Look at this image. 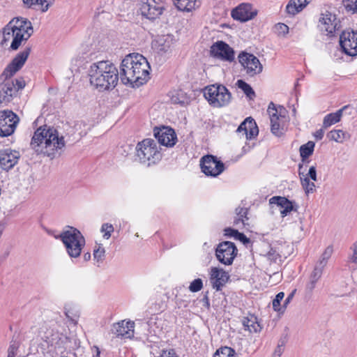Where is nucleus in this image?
Segmentation results:
<instances>
[{
    "label": "nucleus",
    "mask_w": 357,
    "mask_h": 357,
    "mask_svg": "<svg viewBox=\"0 0 357 357\" xmlns=\"http://www.w3.org/2000/svg\"><path fill=\"white\" fill-rule=\"evenodd\" d=\"M114 229L112 224L104 223L101 226L100 231L103 233V238L105 239H109L111 237L112 233Z\"/></svg>",
    "instance_id": "44"
},
{
    "label": "nucleus",
    "mask_w": 357,
    "mask_h": 357,
    "mask_svg": "<svg viewBox=\"0 0 357 357\" xmlns=\"http://www.w3.org/2000/svg\"><path fill=\"white\" fill-rule=\"evenodd\" d=\"M236 86L244 92V93L249 99L253 100L255 98V92L250 86V85L246 83L245 81L238 79L236 82Z\"/></svg>",
    "instance_id": "36"
},
{
    "label": "nucleus",
    "mask_w": 357,
    "mask_h": 357,
    "mask_svg": "<svg viewBox=\"0 0 357 357\" xmlns=\"http://www.w3.org/2000/svg\"><path fill=\"white\" fill-rule=\"evenodd\" d=\"M174 42L173 35H162L153 41L152 47L159 53H165L171 50Z\"/></svg>",
    "instance_id": "24"
},
{
    "label": "nucleus",
    "mask_w": 357,
    "mask_h": 357,
    "mask_svg": "<svg viewBox=\"0 0 357 357\" xmlns=\"http://www.w3.org/2000/svg\"><path fill=\"white\" fill-rule=\"evenodd\" d=\"M204 96L208 103L215 107L227 105L231 98V93L222 84H212L205 87Z\"/></svg>",
    "instance_id": "7"
},
{
    "label": "nucleus",
    "mask_w": 357,
    "mask_h": 357,
    "mask_svg": "<svg viewBox=\"0 0 357 357\" xmlns=\"http://www.w3.org/2000/svg\"><path fill=\"white\" fill-rule=\"evenodd\" d=\"M88 74L91 85L99 91L112 90L119 78L117 68L109 61L92 63Z\"/></svg>",
    "instance_id": "2"
},
{
    "label": "nucleus",
    "mask_w": 357,
    "mask_h": 357,
    "mask_svg": "<svg viewBox=\"0 0 357 357\" xmlns=\"http://www.w3.org/2000/svg\"><path fill=\"white\" fill-rule=\"evenodd\" d=\"M338 24L336 16L328 11L321 14L319 19V26L321 31L326 32V35L332 36L338 29Z\"/></svg>",
    "instance_id": "22"
},
{
    "label": "nucleus",
    "mask_w": 357,
    "mask_h": 357,
    "mask_svg": "<svg viewBox=\"0 0 357 357\" xmlns=\"http://www.w3.org/2000/svg\"><path fill=\"white\" fill-rule=\"evenodd\" d=\"M237 252L238 250L234 243L224 241L218 244L215 250V255L220 263L225 265H231Z\"/></svg>",
    "instance_id": "12"
},
{
    "label": "nucleus",
    "mask_w": 357,
    "mask_h": 357,
    "mask_svg": "<svg viewBox=\"0 0 357 357\" xmlns=\"http://www.w3.org/2000/svg\"><path fill=\"white\" fill-rule=\"evenodd\" d=\"M211 55L222 61L231 62L234 59V50L225 42L215 43L210 50Z\"/></svg>",
    "instance_id": "17"
},
{
    "label": "nucleus",
    "mask_w": 357,
    "mask_h": 357,
    "mask_svg": "<svg viewBox=\"0 0 357 357\" xmlns=\"http://www.w3.org/2000/svg\"><path fill=\"white\" fill-rule=\"evenodd\" d=\"M328 137L338 143H342L349 137V135L342 130H333L328 134Z\"/></svg>",
    "instance_id": "35"
},
{
    "label": "nucleus",
    "mask_w": 357,
    "mask_h": 357,
    "mask_svg": "<svg viewBox=\"0 0 357 357\" xmlns=\"http://www.w3.org/2000/svg\"><path fill=\"white\" fill-rule=\"evenodd\" d=\"M238 61L250 76L256 75L262 71V65L258 58L252 54L242 52L238 55Z\"/></svg>",
    "instance_id": "14"
},
{
    "label": "nucleus",
    "mask_w": 357,
    "mask_h": 357,
    "mask_svg": "<svg viewBox=\"0 0 357 357\" xmlns=\"http://www.w3.org/2000/svg\"><path fill=\"white\" fill-rule=\"evenodd\" d=\"M229 278L228 273L222 268L212 267L210 272V282L213 289L220 291Z\"/></svg>",
    "instance_id": "23"
},
{
    "label": "nucleus",
    "mask_w": 357,
    "mask_h": 357,
    "mask_svg": "<svg viewBox=\"0 0 357 357\" xmlns=\"http://www.w3.org/2000/svg\"><path fill=\"white\" fill-rule=\"evenodd\" d=\"M55 238L61 240L70 258H77L80 256L85 245V239L78 229L70 227Z\"/></svg>",
    "instance_id": "6"
},
{
    "label": "nucleus",
    "mask_w": 357,
    "mask_h": 357,
    "mask_svg": "<svg viewBox=\"0 0 357 357\" xmlns=\"http://www.w3.org/2000/svg\"><path fill=\"white\" fill-rule=\"evenodd\" d=\"M340 45L349 56L357 55V31H344L340 36Z\"/></svg>",
    "instance_id": "15"
},
{
    "label": "nucleus",
    "mask_w": 357,
    "mask_h": 357,
    "mask_svg": "<svg viewBox=\"0 0 357 357\" xmlns=\"http://www.w3.org/2000/svg\"><path fill=\"white\" fill-rule=\"evenodd\" d=\"M30 52L31 47H26L23 51L17 54L11 63L7 66L1 74V78H3V77H13V75L23 66Z\"/></svg>",
    "instance_id": "18"
},
{
    "label": "nucleus",
    "mask_w": 357,
    "mask_h": 357,
    "mask_svg": "<svg viewBox=\"0 0 357 357\" xmlns=\"http://www.w3.org/2000/svg\"><path fill=\"white\" fill-rule=\"evenodd\" d=\"M20 158L19 151L10 148L0 149V167L9 171L18 162Z\"/></svg>",
    "instance_id": "19"
},
{
    "label": "nucleus",
    "mask_w": 357,
    "mask_h": 357,
    "mask_svg": "<svg viewBox=\"0 0 357 357\" xmlns=\"http://www.w3.org/2000/svg\"><path fill=\"white\" fill-rule=\"evenodd\" d=\"M135 323L131 321H126L123 320L112 326V333L116 337H121L125 339H131L134 337Z\"/></svg>",
    "instance_id": "21"
},
{
    "label": "nucleus",
    "mask_w": 357,
    "mask_h": 357,
    "mask_svg": "<svg viewBox=\"0 0 357 357\" xmlns=\"http://www.w3.org/2000/svg\"><path fill=\"white\" fill-rule=\"evenodd\" d=\"M238 231V230H236V229H231V228H226L225 229V235L228 236V237H234L236 236H237Z\"/></svg>",
    "instance_id": "52"
},
{
    "label": "nucleus",
    "mask_w": 357,
    "mask_h": 357,
    "mask_svg": "<svg viewBox=\"0 0 357 357\" xmlns=\"http://www.w3.org/2000/svg\"><path fill=\"white\" fill-rule=\"evenodd\" d=\"M275 28L280 31V33H287L289 30V27L282 23H279L275 26Z\"/></svg>",
    "instance_id": "54"
},
{
    "label": "nucleus",
    "mask_w": 357,
    "mask_h": 357,
    "mask_svg": "<svg viewBox=\"0 0 357 357\" xmlns=\"http://www.w3.org/2000/svg\"><path fill=\"white\" fill-rule=\"evenodd\" d=\"M181 94L180 93H177L176 95L172 96V102L175 104H181L183 105L185 102L184 98L181 96L180 98V96Z\"/></svg>",
    "instance_id": "51"
},
{
    "label": "nucleus",
    "mask_w": 357,
    "mask_h": 357,
    "mask_svg": "<svg viewBox=\"0 0 357 357\" xmlns=\"http://www.w3.org/2000/svg\"><path fill=\"white\" fill-rule=\"evenodd\" d=\"M243 325L245 329L249 331L250 333H257L261 330V326L257 320V317L254 316L243 318Z\"/></svg>",
    "instance_id": "31"
},
{
    "label": "nucleus",
    "mask_w": 357,
    "mask_h": 357,
    "mask_svg": "<svg viewBox=\"0 0 357 357\" xmlns=\"http://www.w3.org/2000/svg\"><path fill=\"white\" fill-rule=\"evenodd\" d=\"M176 7L181 11H191L197 6V0H173Z\"/></svg>",
    "instance_id": "32"
},
{
    "label": "nucleus",
    "mask_w": 357,
    "mask_h": 357,
    "mask_svg": "<svg viewBox=\"0 0 357 357\" xmlns=\"http://www.w3.org/2000/svg\"><path fill=\"white\" fill-rule=\"evenodd\" d=\"M91 255L90 252H85L83 255V259L84 261H88L91 259Z\"/></svg>",
    "instance_id": "60"
},
{
    "label": "nucleus",
    "mask_w": 357,
    "mask_h": 357,
    "mask_svg": "<svg viewBox=\"0 0 357 357\" xmlns=\"http://www.w3.org/2000/svg\"><path fill=\"white\" fill-rule=\"evenodd\" d=\"M350 108L349 105H345L334 113H330L325 116L323 121V127L327 128L339 122L341 119L343 112Z\"/></svg>",
    "instance_id": "28"
},
{
    "label": "nucleus",
    "mask_w": 357,
    "mask_h": 357,
    "mask_svg": "<svg viewBox=\"0 0 357 357\" xmlns=\"http://www.w3.org/2000/svg\"><path fill=\"white\" fill-rule=\"evenodd\" d=\"M33 33V29L30 21L22 17L14 18L3 29L1 44L3 45L13 38L10 47L13 50H16Z\"/></svg>",
    "instance_id": "4"
},
{
    "label": "nucleus",
    "mask_w": 357,
    "mask_h": 357,
    "mask_svg": "<svg viewBox=\"0 0 357 357\" xmlns=\"http://www.w3.org/2000/svg\"><path fill=\"white\" fill-rule=\"evenodd\" d=\"M269 203L276 204L281 208L280 213L283 218L294 210L293 202L284 197H273L269 199Z\"/></svg>",
    "instance_id": "26"
},
{
    "label": "nucleus",
    "mask_w": 357,
    "mask_h": 357,
    "mask_svg": "<svg viewBox=\"0 0 357 357\" xmlns=\"http://www.w3.org/2000/svg\"><path fill=\"white\" fill-rule=\"evenodd\" d=\"M150 69L144 56L139 54H130L121 61L119 77L123 84L139 87L149 79Z\"/></svg>",
    "instance_id": "1"
},
{
    "label": "nucleus",
    "mask_w": 357,
    "mask_h": 357,
    "mask_svg": "<svg viewBox=\"0 0 357 357\" xmlns=\"http://www.w3.org/2000/svg\"><path fill=\"white\" fill-rule=\"evenodd\" d=\"M347 10L357 13V0H343Z\"/></svg>",
    "instance_id": "48"
},
{
    "label": "nucleus",
    "mask_w": 357,
    "mask_h": 357,
    "mask_svg": "<svg viewBox=\"0 0 357 357\" xmlns=\"http://www.w3.org/2000/svg\"><path fill=\"white\" fill-rule=\"evenodd\" d=\"M235 238L241 241L243 243H246L249 242V238H247L245 234H243V233L238 232L237 236H235Z\"/></svg>",
    "instance_id": "56"
},
{
    "label": "nucleus",
    "mask_w": 357,
    "mask_h": 357,
    "mask_svg": "<svg viewBox=\"0 0 357 357\" xmlns=\"http://www.w3.org/2000/svg\"><path fill=\"white\" fill-rule=\"evenodd\" d=\"M100 351L98 349V347H96V354L94 356V357H100Z\"/></svg>",
    "instance_id": "61"
},
{
    "label": "nucleus",
    "mask_w": 357,
    "mask_h": 357,
    "mask_svg": "<svg viewBox=\"0 0 357 357\" xmlns=\"http://www.w3.org/2000/svg\"><path fill=\"white\" fill-rule=\"evenodd\" d=\"M315 144L312 141H309L306 144L301 146L299 151L302 161L307 159L314 151Z\"/></svg>",
    "instance_id": "33"
},
{
    "label": "nucleus",
    "mask_w": 357,
    "mask_h": 357,
    "mask_svg": "<svg viewBox=\"0 0 357 357\" xmlns=\"http://www.w3.org/2000/svg\"><path fill=\"white\" fill-rule=\"evenodd\" d=\"M312 0H290L285 10L289 15L294 16L301 12Z\"/></svg>",
    "instance_id": "27"
},
{
    "label": "nucleus",
    "mask_w": 357,
    "mask_h": 357,
    "mask_svg": "<svg viewBox=\"0 0 357 357\" xmlns=\"http://www.w3.org/2000/svg\"><path fill=\"white\" fill-rule=\"evenodd\" d=\"M250 125L252 126V119L251 117H248L243 121L237 128L236 132L245 135L246 132L248 130Z\"/></svg>",
    "instance_id": "43"
},
{
    "label": "nucleus",
    "mask_w": 357,
    "mask_h": 357,
    "mask_svg": "<svg viewBox=\"0 0 357 357\" xmlns=\"http://www.w3.org/2000/svg\"><path fill=\"white\" fill-rule=\"evenodd\" d=\"M135 160L150 167L158 163L162 158L160 150L152 139H145L139 142L135 148Z\"/></svg>",
    "instance_id": "5"
},
{
    "label": "nucleus",
    "mask_w": 357,
    "mask_h": 357,
    "mask_svg": "<svg viewBox=\"0 0 357 357\" xmlns=\"http://www.w3.org/2000/svg\"><path fill=\"white\" fill-rule=\"evenodd\" d=\"M301 184L307 194L312 193L314 190L315 185L313 182H310L307 176L303 178L301 176Z\"/></svg>",
    "instance_id": "42"
},
{
    "label": "nucleus",
    "mask_w": 357,
    "mask_h": 357,
    "mask_svg": "<svg viewBox=\"0 0 357 357\" xmlns=\"http://www.w3.org/2000/svg\"><path fill=\"white\" fill-rule=\"evenodd\" d=\"M257 14L256 9H254L252 4L243 3L231 10V17L234 20L240 22H247L253 19Z\"/></svg>",
    "instance_id": "20"
},
{
    "label": "nucleus",
    "mask_w": 357,
    "mask_h": 357,
    "mask_svg": "<svg viewBox=\"0 0 357 357\" xmlns=\"http://www.w3.org/2000/svg\"><path fill=\"white\" fill-rule=\"evenodd\" d=\"M19 121L18 116L10 110L0 112V135L7 137L12 135Z\"/></svg>",
    "instance_id": "13"
},
{
    "label": "nucleus",
    "mask_w": 357,
    "mask_h": 357,
    "mask_svg": "<svg viewBox=\"0 0 357 357\" xmlns=\"http://www.w3.org/2000/svg\"><path fill=\"white\" fill-rule=\"evenodd\" d=\"M351 254L349 256L351 262L357 264V241L354 242L350 248Z\"/></svg>",
    "instance_id": "49"
},
{
    "label": "nucleus",
    "mask_w": 357,
    "mask_h": 357,
    "mask_svg": "<svg viewBox=\"0 0 357 357\" xmlns=\"http://www.w3.org/2000/svg\"><path fill=\"white\" fill-rule=\"evenodd\" d=\"M200 166L202 172L208 176L216 177L225 170L224 163L213 155H206L200 160Z\"/></svg>",
    "instance_id": "11"
},
{
    "label": "nucleus",
    "mask_w": 357,
    "mask_h": 357,
    "mask_svg": "<svg viewBox=\"0 0 357 357\" xmlns=\"http://www.w3.org/2000/svg\"><path fill=\"white\" fill-rule=\"evenodd\" d=\"M268 259L272 261H276V260L281 257V251L280 247L278 245L271 246L269 251L266 255Z\"/></svg>",
    "instance_id": "41"
},
{
    "label": "nucleus",
    "mask_w": 357,
    "mask_h": 357,
    "mask_svg": "<svg viewBox=\"0 0 357 357\" xmlns=\"http://www.w3.org/2000/svg\"><path fill=\"white\" fill-rule=\"evenodd\" d=\"M324 268L315 265L313 271L312 272L309 282L306 285L307 289L310 291H312L316 287V284L318 280L321 278Z\"/></svg>",
    "instance_id": "30"
},
{
    "label": "nucleus",
    "mask_w": 357,
    "mask_h": 357,
    "mask_svg": "<svg viewBox=\"0 0 357 357\" xmlns=\"http://www.w3.org/2000/svg\"><path fill=\"white\" fill-rule=\"evenodd\" d=\"M202 302L204 303V306L206 307V308H209L210 307V303H209V299H208V297L207 295H205L203 298H202Z\"/></svg>",
    "instance_id": "59"
},
{
    "label": "nucleus",
    "mask_w": 357,
    "mask_h": 357,
    "mask_svg": "<svg viewBox=\"0 0 357 357\" xmlns=\"http://www.w3.org/2000/svg\"><path fill=\"white\" fill-rule=\"evenodd\" d=\"M64 313L69 321L74 325L77 324L79 314L75 307L70 305H66L64 307Z\"/></svg>",
    "instance_id": "34"
},
{
    "label": "nucleus",
    "mask_w": 357,
    "mask_h": 357,
    "mask_svg": "<svg viewBox=\"0 0 357 357\" xmlns=\"http://www.w3.org/2000/svg\"><path fill=\"white\" fill-rule=\"evenodd\" d=\"M139 10L142 16L154 20L162 14L165 3L162 0H140Z\"/></svg>",
    "instance_id": "10"
},
{
    "label": "nucleus",
    "mask_w": 357,
    "mask_h": 357,
    "mask_svg": "<svg viewBox=\"0 0 357 357\" xmlns=\"http://www.w3.org/2000/svg\"><path fill=\"white\" fill-rule=\"evenodd\" d=\"M303 167L302 165H299V170ZM299 176L300 177L302 176L303 178L307 176L310 178H311L312 181H317V170L316 167L314 166H312L310 167L308 173L307 174H304L303 173H301V171H299Z\"/></svg>",
    "instance_id": "46"
},
{
    "label": "nucleus",
    "mask_w": 357,
    "mask_h": 357,
    "mask_svg": "<svg viewBox=\"0 0 357 357\" xmlns=\"http://www.w3.org/2000/svg\"><path fill=\"white\" fill-rule=\"evenodd\" d=\"M248 209L247 208L238 207L236 209V217L234 220V225L241 227L249 225L248 218L247 217Z\"/></svg>",
    "instance_id": "29"
},
{
    "label": "nucleus",
    "mask_w": 357,
    "mask_h": 357,
    "mask_svg": "<svg viewBox=\"0 0 357 357\" xmlns=\"http://www.w3.org/2000/svg\"><path fill=\"white\" fill-rule=\"evenodd\" d=\"M154 137L161 146L173 147L177 142V136L174 129L167 126L155 127L153 130Z\"/></svg>",
    "instance_id": "16"
},
{
    "label": "nucleus",
    "mask_w": 357,
    "mask_h": 357,
    "mask_svg": "<svg viewBox=\"0 0 357 357\" xmlns=\"http://www.w3.org/2000/svg\"><path fill=\"white\" fill-rule=\"evenodd\" d=\"M203 288V282L200 278L194 280L189 286V290L191 292H197Z\"/></svg>",
    "instance_id": "47"
},
{
    "label": "nucleus",
    "mask_w": 357,
    "mask_h": 357,
    "mask_svg": "<svg viewBox=\"0 0 357 357\" xmlns=\"http://www.w3.org/2000/svg\"><path fill=\"white\" fill-rule=\"evenodd\" d=\"M54 0H22L24 8L42 13L47 12Z\"/></svg>",
    "instance_id": "25"
},
{
    "label": "nucleus",
    "mask_w": 357,
    "mask_h": 357,
    "mask_svg": "<svg viewBox=\"0 0 357 357\" xmlns=\"http://www.w3.org/2000/svg\"><path fill=\"white\" fill-rule=\"evenodd\" d=\"M235 351L227 347L221 348L214 354L213 357H236Z\"/></svg>",
    "instance_id": "40"
},
{
    "label": "nucleus",
    "mask_w": 357,
    "mask_h": 357,
    "mask_svg": "<svg viewBox=\"0 0 357 357\" xmlns=\"http://www.w3.org/2000/svg\"><path fill=\"white\" fill-rule=\"evenodd\" d=\"M259 130L255 121L252 119V126L250 125L248 130L245 134L246 139H253L258 135Z\"/></svg>",
    "instance_id": "45"
},
{
    "label": "nucleus",
    "mask_w": 357,
    "mask_h": 357,
    "mask_svg": "<svg viewBox=\"0 0 357 357\" xmlns=\"http://www.w3.org/2000/svg\"><path fill=\"white\" fill-rule=\"evenodd\" d=\"M333 252V248L332 245H328L324 250V252L322 253L320 259L316 264L317 266L324 268V267L326 266L328 260L331 257L332 254Z\"/></svg>",
    "instance_id": "37"
},
{
    "label": "nucleus",
    "mask_w": 357,
    "mask_h": 357,
    "mask_svg": "<svg viewBox=\"0 0 357 357\" xmlns=\"http://www.w3.org/2000/svg\"><path fill=\"white\" fill-rule=\"evenodd\" d=\"M324 135V130L319 129V130H317L316 132L314 133V137L317 139L320 140L323 138Z\"/></svg>",
    "instance_id": "58"
},
{
    "label": "nucleus",
    "mask_w": 357,
    "mask_h": 357,
    "mask_svg": "<svg viewBox=\"0 0 357 357\" xmlns=\"http://www.w3.org/2000/svg\"><path fill=\"white\" fill-rule=\"evenodd\" d=\"M17 348L18 347L15 343L11 344L8 349L7 357H15L17 354Z\"/></svg>",
    "instance_id": "50"
},
{
    "label": "nucleus",
    "mask_w": 357,
    "mask_h": 357,
    "mask_svg": "<svg viewBox=\"0 0 357 357\" xmlns=\"http://www.w3.org/2000/svg\"><path fill=\"white\" fill-rule=\"evenodd\" d=\"M93 259L97 263H102L105 257V249L102 245L99 244L93 250Z\"/></svg>",
    "instance_id": "38"
},
{
    "label": "nucleus",
    "mask_w": 357,
    "mask_h": 357,
    "mask_svg": "<svg viewBox=\"0 0 357 357\" xmlns=\"http://www.w3.org/2000/svg\"><path fill=\"white\" fill-rule=\"evenodd\" d=\"M3 82L0 84V103L8 102L17 92L25 86L22 79H13L12 77H0Z\"/></svg>",
    "instance_id": "9"
},
{
    "label": "nucleus",
    "mask_w": 357,
    "mask_h": 357,
    "mask_svg": "<svg viewBox=\"0 0 357 357\" xmlns=\"http://www.w3.org/2000/svg\"><path fill=\"white\" fill-rule=\"evenodd\" d=\"M284 297V292H279L273 301V308L275 311L283 313L284 312V305H280V302Z\"/></svg>",
    "instance_id": "39"
},
{
    "label": "nucleus",
    "mask_w": 357,
    "mask_h": 357,
    "mask_svg": "<svg viewBox=\"0 0 357 357\" xmlns=\"http://www.w3.org/2000/svg\"><path fill=\"white\" fill-rule=\"evenodd\" d=\"M160 357H178L176 354V352L174 349H170L169 351H162Z\"/></svg>",
    "instance_id": "53"
},
{
    "label": "nucleus",
    "mask_w": 357,
    "mask_h": 357,
    "mask_svg": "<svg viewBox=\"0 0 357 357\" xmlns=\"http://www.w3.org/2000/svg\"><path fill=\"white\" fill-rule=\"evenodd\" d=\"M283 351L282 345H278L273 354V357H280Z\"/></svg>",
    "instance_id": "55"
},
{
    "label": "nucleus",
    "mask_w": 357,
    "mask_h": 357,
    "mask_svg": "<svg viewBox=\"0 0 357 357\" xmlns=\"http://www.w3.org/2000/svg\"><path fill=\"white\" fill-rule=\"evenodd\" d=\"M64 146L63 137L59 136L56 129L47 126L38 128L31 142V146L36 153H43L47 156H54L55 153Z\"/></svg>",
    "instance_id": "3"
},
{
    "label": "nucleus",
    "mask_w": 357,
    "mask_h": 357,
    "mask_svg": "<svg viewBox=\"0 0 357 357\" xmlns=\"http://www.w3.org/2000/svg\"><path fill=\"white\" fill-rule=\"evenodd\" d=\"M296 292V289L294 290L291 294H289L287 296V298L285 299L284 302V309L287 307V305L291 302V301L293 299L294 296V294Z\"/></svg>",
    "instance_id": "57"
},
{
    "label": "nucleus",
    "mask_w": 357,
    "mask_h": 357,
    "mask_svg": "<svg viewBox=\"0 0 357 357\" xmlns=\"http://www.w3.org/2000/svg\"><path fill=\"white\" fill-rule=\"evenodd\" d=\"M271 121V131L275 136H280L283 133L284 127L287 121V112L281 105H275L270 102L267 109Z\"/></svg>",
    "instance_id": "8"
}]
</instances>
